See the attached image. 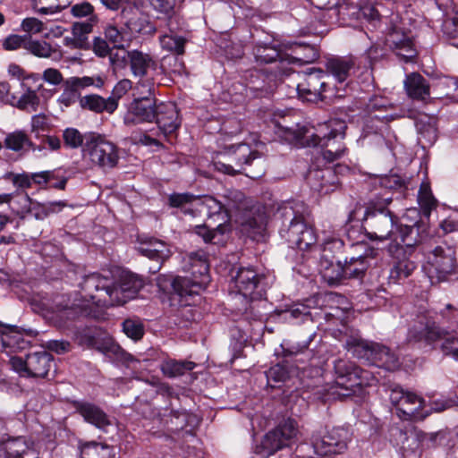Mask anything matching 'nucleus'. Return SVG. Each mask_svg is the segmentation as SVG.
I'll use <instances>...</instances> for the list:
<instances>
[{"instance_id":"nucleus-32","label":"nucleus","mask_w":458,"mask_h":458,"mask_svg":"<svg viewBox=\"0 0 458 458\" xmlns=\"http://www.w3.org/2000/svg\"><path fill=\"white\" fill-rule=\"evenodd\" d=\"M80 106L82 109L89 110L95 113L106 112L113 114L118 107V104L113 98H105L97 94L83 96L80 99Z\"/></svg>"},{"instance_id":"nucleus-50","label":"nucleus","mask_w":458,"mask_h":458,"mask_svg":"<svg viewBox=\"0 0 458 458\" xmlns=\"http://www.w3.org/2000/svg\"><path fill=\"white\" fill-rule=\"evenodd\" d=\"M16 100L18 108L29 111H37L40 101L37 92L30 89H27Z\"/></svg>"},{"instance_id":"nucleus-25","label":"nucleus","mask_w":458,"mask_h":458,"mask_svg":"<svg viewBox=\"0 0 458 458\" xmlns=\"http://www.w3.org/2000/svg\"><path fill=\"white\" fill-rule=\"evenodd\" d=\"M73 407L86 422L94 425L96 428L103 429L110 425V420L106 413L98 405L84 401H75Z\"/></svg>"},{"instance_id":"nucleus-2","label":"nucleus","mask_w":458,"mask_h":458,"mask_svg":"<svg viewBox=\"0 0 458 458\" xmlns=\"http://www.w3.org/2000/svg\"><path fill=\"white\" fill-rule=\"evenodd\" d=\"M420 212L416 208L408 209L403 220L410 222L397 225L392 212L385 206L370 203L363 216V228L371 241L385 242L392 240L397 249L405 252H412L425 237L426 225L423 221L410 220L418 217Z\"/></svg>"},{"instance_id":"nucleus-10","label":"nucleus","mask_w":458,"mask_h":458,"mask_svg":"<svg viewBox=\"0 0 458 458\" xmlns=\"http://www.w3.org/2000/svg\"><path fill=\"white\" fill-rule=\"evenodd\" d=\"M426 269L429 277L438 282L458 278V261L454 246L441 242L425 253Z\"/></svg>"},{"instance_id":"nucleus-37","label":"nucleus","mask_w":458,"mask_h":458,"mask_svg":"<svg viewBox=\"0 0 458 458\" xmlns=\"http://www.w3.org/2000/svg\"><path fill=\"white\" fill-rule=\"evenodd\" d=\"M199 197L190 193H174L169 196V205L182 210L184 215L196 217V209L194 203Z\"/></svg>"},{"instance_id":"nucleus-9","label":"nucleus","mask_w":458,"mask_h":458,"mask_svg":"<svg viewBox=\"0 0 458 458\" xmlns=\"http://www.w3.org/2000/svg\"><path fill=\"white\" fill-rule=\"evenodd\" d=\"M196 209V217L206 215L208 220H214L217 223L214 227L212 225H199L195 226V233L201 236L205 242H211L217 233L224 234L229 225V216L225 210L223 199L218 200L212 196L198 198L194 203Z\"/></svg>"},{"instance_id":"nucleus-38","label":"nucleus","mask_w":458,"mask_h":458,"mask_svg":"<svg viewBox=\"0 0 458 458\" xmlns=\"http://www.w3.org/2000/svg\"><path fill=\"white\" fill-rule=\"evenodd\" d=\"M418 203L423 216L428 219L431 211L437 207V200L433 196L429 183L423 182L418 191Z\"/></svg>"},{"instance_id":"nucleus-13","label":"nucleus","mask_w":458,"mask_h":458,"mask_svg":"<svg viewBox=\"0 0 458 458\" xmlns=\"http://www.w3.org/2000/svg\"><path fill=\"white\" fill-rule=\"evenodd\" d=\"M389 399L397 416L403 420H422L428 412L424 411L425 400L417 394L399 386L390 390Z\"/></svg>"},{"instance_id":"nucleus-51","label":"nucleus","mask_w":458,"mask_h":458,"mask_svg":"<svg viewBox=\"0 0 458 458\" xmlns=\"http://www.w3.org/2000/svg\"><path fill=\"white\" fill-rule=\"evenodd\" d=\"M63 92L57 98V103L62 106L68 108L74 105L76 102L80 103V99L82 98L80 92L73 89L66 81L63 84Z\"/></svg>"},{"instance_id":"nucleus-47","label":"nucleus","mask_w":458,"mask_h":458,"mask_svg":"<svg viewBox=\"0 0 458 458\" xmlns=\"http://www.w3.org/2000/svg\"><path fill=\"white\" fill-rule=\"evenodd\" d=\"M185 43L186 39L182 36L165 34L160 37V44L162 47L176 55H182L184 53Z\"/></svg>"},{"instance_id":"nucleus-28","label":"nucleus","mask_w":458,"mask_h":458,"mask_svg":"<svg viewBox=\"0 0 458 458\" xmlns=\"http://www.w3.org/2000/svg\"><path fill=\"white\" fill-rule=\"evenodd\" d=\"M371 355H369L367 361L387 370H394L399 367L398 358L391 350L378 343L371 342Z\"/></svg>"},{"instance_id":"nucleus-55","label":"nucleus","mask_w":458,"mask_h":458,"mask_svg":"<svg viewBox=\"0 0 458 458\" xmlns=\"http://www.w3.org/2000/svg\"><path fill=\"white\" fill-rule=\"evenodd\" d=\"M21 27L28 34H38L45 30L44 23L35 17L25 18L21 21Z\"/></svg>"},{"instance_id":"nucleus-36","label":"nucleus","mask_w":458,"mask_h":458,"mask_svg":"<svg viewBox=\"0 0 458 458\" xmlns=\"http://www.w3.org/2000/svg\"><path fill=\"white\" fill-rule=\"evenodd\" d=\"M4 146L6 148L15 152L27 150H32L33 152H36L35 144L22 131H15L13 132L8 133L4 139Z\"/></svg>"},{"instance_id":"nucleus-4","label":"nucleus","mask_w":458,"mask_h":458,"mask_svg":"<svg viewBox=\"0 0 458 458\" xmlns=\"http://www.w3.org/2000/svg\"><path fill=\"white\" fill-rule=\"evenodd\" d=\"M184 270L191 276H176L172 286L180 296L195 295L204 290L209 283V266L204 250H197L185 257Z\"/></svg>"},{"instance_id":"nucleus-62","label":"nucleus","mask_w":458,"mask_h":458,"mask_svg":"<svg viewBox=\"0 0 458 458\" xmlns=\"http://www.w3.org/2000/svg\"><path fill=\"white\" fill-rule=\"evenodd\" d=\"M48 119L43 114H35L31 118V131L36 133V136L38 137V132L40 131H45L47 128Z\"/></svg>"},{"instance_id":"nucleus-42","label":"nucleus","mask_w":458,"mask_h":458,"mask_svg":"<svg viewBox=\"0 0 458 458\" xmlns=\"http://www.w3.org/2000/svg\"><path fill=\"white\" fill-rule=\"evenodd\" d=\"M195 368V363L191 361H178L168 360L162 363L161 369L163 373L170 377H175L191 371Z\"/></svg>"},{"instance_id":"nucleus-48","label":"nucleus","mask_w":458,"mask_h":458,"mask_svg":"<svg viewBox=\"0 0 458 458\" xmlns=\"http://www.w3.org/2000/svg\"><path fill=\"white\" fill-rule=\"evenodd\" d=\"M320 273L329 284H335L342 278H344L343 264L341 261H336L331 266H320Z\"/></svg>"},{"instance_id":"nucleus-7","label":"nucleus","mask_w":458,"mask_h":458,"mask_svg":"<svg viewBox=\"0 0 458 458\" xmlns=\"http://www.w3.org/2000/svg\"><path fill=\"white\" fill-rule=\"evenodd\" d=\"M293 55H288L276 44H259L254 47L253 54L257 63L262 64H272L278 61L279 66L275 71L274 77H280L284 75H289L292 69L288 67V64L294 63H309L311 60L309 56L301 55V51L308 50L313 52V49L309 46H303L301 44H293L291 46Z\"/></svg>"},{"instance_id":"nucleus-1","label":"nucleus","mask_w":458,"mask_h":458,"mask_svg":"<svg viewBox=\"0 0 458 458\" xmlns=\"http://www.w3.org/2000/svg\"><path fill=\"white\" fill-rule=\"evenodd\" d=\"M112 279L99 273L85 275L79 290L69 295H56L51 304H44L50 318L59 327L81 317L98 318L97 307L111 305Z\"/></svg>"},{"instance_id":"nucleus-29","label":"nucleus","mask_w":458,"mask_h":458,"mask_svg":"<svg viewBox=\"0 0 458 458\" xmlns=\"http://www.w3.org/2000/svg\"><path fill=\"white\" fill-rule=\"evenodd\" d=\"M357 65V58L353 55L333 57L327 61L326 67L329 75L338 82H344Z\"/></svg>"},{"instance_id":"nucleus-64","label":"nucleus","mask_w":458,"mask_h":458,"mask_svg":"<svg viewBox=\"0 0 458 458\" xmlns=\"http://www.w3.org/2000/svg\"><path fill=\"white\" fill-rule=\"evenodd\" d=\"M445 33L453 40L452 44L458 47V18L445 21Z\"/></svg>"},{"instance_id":"nucleus-20","label":"nucleus","mask_w":458,"mask_h":458,"mask_svg":"<svg viewBox=\"0 0 458 458\" xmlns=\"http://www.w3.org/2000/svg\"><path fill=\"white\" fill-rule=\"evenodd\" d=\"M297 435L298 428L295 420L287 419L266 434L262 446L268 454H273L278 450L290 446L295 441Z\"/></svg>"},{"instance_id":"nucleus-19","label":"nucleus","mask_w":458,"mask_h":458,"mask_svg":"<svg viewBox=\"0 0 458 458\" xmlns=\"http://www.w3.org/2000/svg\"><path fill=\"white\" fill-rule=\"evenodd\" d=\"M349 432L344 428H333L326 434H313V453L318 456L342 454L347 448Z\"/></svg>"},{"instance_id":"nucleus-23","label":"nucleus","mask_w":458,"mask_h":458,"mask_svg":"<svg viewBox=\"0 0 458 458\" xmlns=\"http://www.w3.org/2000/svg\"><path fill=\"white\" fill-rule=\"evenodd\" d=\"M154 120L165 136L174 133L181 125L176 106L173 103L157 105V116Z\"/></svg>"},{"instance_id":"nucleus-17","label":"nucleus","mask_w":458,"mask_h":458,"mask_svg":"<svg viewBox=\"0 0 458 458\" xmlns=\"http://www.w3.org/2000/svg\"><path fill=\"white\" fill-rule=\"evenodd\" d=\"M330 80L331 76L327 72L322 70H310L297 84L299 97L309 102L326 99L327 93L331 91Z\"/></svg>"},{"instance_id":"nucleus-39","label":"nucleus","mask_w":458,"mask_h":458,"mask_svg":"<svg viewBox=\"0 0 458 458\" xmlns=\"http://www.w3.org/2000/svg\"><path fill=\"white\" fill-rule=\"evenodd\" d=\"M371 342L358 337H349L345 343L346 350L359 360L367 361L370 351Z\"/></svg>"},{"instance_id":"nucleus-52","label":"nucleus","mask_w":458,"mask_h":458,"mask_svg":"<svg viewBox=\"0 0 458 458\" xmlns=\"http://www.w3.org/2000/svg\"><path fill=\"white\" fill-rule=\"evenodd\" d=\"M440 339L443 340L441 350L444 354L452 356L454 360H458V335L449 333L443 335Z\"/></svg>"},{"instance_id":"nucleus-54","label":"nucleus","mask_w":458,"mask_h":458,"mask_svg":"<svg viewBox=\"0 0 458 458\" xmlns=\"http://www.w3.org/2000/svg\"><path fill=\"white\" fill-rule=\"evenodd\" d=\"M28 36H20L16 34L9 35L3 41V47L5 50L13 51L17 50L21 47H24L27 43Z\"/></svg>"},{"instance_id":"nucleus-40","label":"nucleus","mask_w":458,"mask_h":458,"mask_svg":"<svg viewBox=\"0 0 458 458\" xmlns=\"http://www.w3.org/2000/svg\"><path fill=\"white\" fill-rule=\"evenodd\" d=\"M368 267L369 264L365 257L351 258L349 261L345 260L344 265H343L344 278L361 277Z\"/></svg>"},{"instance_id":"nucleus-31","label":"nucleus","mask_w":458,"mask_h":458,"mask_svg":"<svg viewBox=\"0 0 458 458\" xmlns=\"http://www.w3.org/2000/svg\"><path fill=\"white\" fill-rule=\"evenodd\" d=\"M390 48L404 63L412 62L417 55V51L411 38L393 33L387 39Z\"/></svg>"},{"instance_id":"nucleus-34","label":"nucleus","mask_w":458,"mask_h":458,"mask_svg":"<svg viewBox=\"0 0 458 458\" xmlns=\"http://www.w3.org/2000/svg\"><path fill=\"white\" fill-rule=\"evenodd\" d=\"M4 458H38L33 447L24 437H17L7 442Z\"/></svg>"},{"instance_id":"nucleus-21","label":"nucleus","mask_w":458,"mask_h":458,"mask_svg":"<svg viewBox=\"0 0 458 458\" xmlns=\"http://www.w3.org/2000/svg\"><path fill=\"white\" fill-rule=\"evenodd\" d=\"M347 169V166L337 165L335 169L330 167L310 168L306 180L310 189L320 194L334 191L339 184L338 170Z\"/></svg>"},{"instance_id":"nucleus-49","label":"nucleus","mask_w":458,"mask_h":458,"mask_svg":"<svg viewBox=\"0 0 458 458\" xmlns=\"http://www.w3.org/2000/svg\"><path fill=\"white\" fill-rule=\"evenodd\" d=\"M24 48L30 54L41 58L50 57L54 52V49L49 43L46 41L31 40L30 37H28Z\"/></svg>"},{"instance_id":"nucleus-3","label":"nucleus","mask_w":458,"mask_h":458,"mask_svg":"<svg viewBox=\"0 0 458 458\" xmlns=\"http://www.w3.org/2000/svg\"><path fill=\"white\" fill-rule=\"evenodd\" d=\"M441 317L440 327L434 319L427 315H419L414 320L407 334L409 343L421 344L424 345H432L443 335L454 333L458 335V308L452 304H446L440 310Z\"/></svg>"},{"instance_id":"nucleus-60","label":"nucleus","mask_w":458,"mask_h":458,"mask_svg":"<svg viewBox=\"0 0 458 458\" xmlns=\"http://www.w3.org/2000/svg\"><path fill=\"white\" fill-rule=\"evenodd\" d=\"M176 0H149L153 8L166 15H170L174 12Z\"/></svg>"},{"instance_id":"nucleus-53","label":"nucleus","mask_w":458,"mask_h":458,"mask_svg":"<svg viewBox=\"0 0 458 458\" xmlns=\"http://www.w3.org/2000/svg\"><path fill=\"white\" fill-rule=\"evenodd\" d=\"M123 330L125 335L133 339L139 340L143 336L144 327L140 320L128 318L123 322Z\"/></svg>"},{"instance_id":"nucleus-24","label":"nucleus","mask_w":458,"mask_h":458,"mask_svg":"<svg viewBox=\"0 0 458 458\" xmlns=\"http://www.w3.org/2000/svg\"><path fill=\"white\" fill-rule=\"evenodd\" d=\"M343 248V241L338 238H330L326 240L321 246L314 244L308 253V257L311 255L314 258H317V255H318L319 266H325V264L327 266H331L336 261H341L337 258V254L342 251Z\"/></svg>"},{"instance_id":"nucleus-59","label":"nucleus","mask_w":458,"mask_h":458,"mask_svg":"<svg viewBox=\"0 0 458 458\" xmlns=\"http://www.w3.org/2000/svg\"><path fill=\"white\" fill-rule=\"evenodd\" d=\"M132 87V82L128 79L119 81L112 90L109 98H113L118 104V100L122 98Z\"/></svg>"},{"instance_id":"nucleus-30","label":"nucleus","mask_w":458,"mask_h":458,"mask_svg":"<svg viewBox=\"0 0 458 458\" xmlns=\"http://www.w3.org/2000/svg\"><path fill=\"white\" fill-rule=\"evenodd\" d=\"M404 89L407 95L414 100L424 101L430 95V86L428 81L417 72L406 76Z\"/></svg>"},{"instance_id":"nucleus-6","label":"nucleus","mask_w":458,"mask_h":458,"mask_svg":"<svg viewBox=\"0 0 458 458\" xmlns=\"http://www.w3.org/2000/svg\"><path fill=\"white\" fill-rule=\"evenodd\" d=\"M82 158L89 167L110 170L118 165L119 148L106 135L89 131L87 143L82 149Z\"/></svg>"},{"instance_id":"nucleus-18","label":"nucleus","mask_w":458,"mask_h":458,"mask_svg":"<svg viewBox=\"0 0 458 458\" xmlns=\"http://www.w3.org/2000/svg\"><path fill=\"white\" fill-rule=\"evenodd\" d=\"M111 305H123L129 300L135 298L143 287V280L137 275L129 271H121L111 277Z\"/></svg>"},{"instance_id":"nucleus-33","label":"nucleus","mask_w":458,"mask_h":458,"mask_svg":"<svg viewBox=\"0 0 458 458\" xmlns=\"http://www.w3.org/2000/svg\"><path fill=\"white\" fill-rule=\"evenodd\" d=\"M274 75L275 72L271 75H265L259 71L251 72L248 87L257 97H266L271 94L276 86V79L277 77H274Z\"/></svg>"},{"instance_id":"nucleus-43","label":"nucleus","mask_w":458,"mask_h":458,"mask_svg":"<svg viewBox=\"0 0 458 458\" xmlns=\"http://www.w3.org/2000/svg\"><path fill=\"white\" fill-rule=\"evenodd\" d=\"M71 0H32L33 8L40 14H53L64 9Z\"/></svg>"},{"instance_id":"nucleus-12","label":"nucleus","mask_w":458,"mask_h":458,"mask_svg":"<svg viewBox=\"0 0 458 458\" xmlns=\"http://www.w3.org/2000/svg\"><path fill=\"white\" fill-rule=\"evenodd\" d=\"M225 153L235 162V167L230 164H225L221 161L214 163L215 168L225 174L235 175L238 174H245L250 178H259L262 173L247 172V166L252 165L255 160L261 159L263 154L258 149H251L246 143L231 145L225 148Z\"/></svg>"},{"instance_id":"nucleus-58","label":"nucleus","mask_w":458,"mask_h":458,"mask_svg":"<svg viewBox=\"0 0 458 458\" xmlns=\"http://www.w3.org/2000/svg\"><path fill=\"white\" fill-rule=\"evenodd\" d=\"M30 173H21V174H15V173H10L8 174V179L13 182V184L21 189H30L32 187V183L30 181Z\"/></svg>"},{"instance_id":"nucleus-22","label":"nucleus","mask_w":458,"mask_h":458,"mask_svg":"<svg viewBox=\"0 0 458 458\" xmlns=\"http://www.w3.org/2000/svg\"><path fill=\"white\" fill-rule=\"evenodd\" d=\"M275 125L276 133L282 140L292 143L300 145L302 147H310L309 143L311 140V133L310 130L306 126H301L299 124H294L290 126L285 119H283V122H273Z\"/></svg>"},{"instance_id":"nucleus-35","label":"nucleus","mask_w":458,"mask_h":458,"mask_svg":"<svg viewBox=\"0 0 458 458\" xmlns=\"http://www.w3.org/2000/svg\"><path fill=\"white\" fill-rule=\"evenodd\" d=\"M80 454L81 458H115L113 446L95 441L81 444Z\"/></svg>"},{"instance_id":"nucleus-27","label":"nucleus","mask_w":458,"mask_h":458,"mask_svg":"<svg viewBox=\"0 0 458 458\" xmlns=\"http://www.w3.org/2000/svg\"><path fill=\"white\" fill-rule=\"evenodd\" d=\"M127 55L132 74L140 78L139 82L146 83L147 81H149L148 80L142 81V78L147 76L149 71L156 70L157 63L153 57L150 55L139 50L130 51Z\"/></svg>"},{"instance_id":"nucleus-26","label":"nucleus","mask_w":458,"mask_h":458,"mask_svg":"<svg viewBox=\"0 0 458 458\" xmlns=\"http://www.w3.org/2000/svg\"><path fill=\"white\" fill-rule=\"evenodd\" d=\"M233 281L239 293L253 299L252 295L259 284L260 276L250 267H239Z\"/></svg>"},{"instance_id":"nucleus-16","label":"nucleus","mask_w":458,"mask_h":458,"mask_svg":"<svg viewBox=\"0 0 458 458\" xmlns=\"http://www.w3.org/2000/svg\"><path fill=\"white\" fill-rule=\"evenodd\" d=\"M142 88L140 91L144 95L141 98H135L129 106L127 113L124 114L123 121L127 125L140 123H151L157 116V107L152 95L153 83L147 81L146 83L138 82L137 89Z\"/></svg>"},{"instance_id":"nucleus-8","label":"nucleus","mask_w":458,"mask_h":458,"mask_svg":"<svg viewBox=\"0 0 458 458\" xmlns=\"http://www.w3.org/2000/svg\"><path fill=\"white\" fill-rule=\"evenodd\" d=\"M278 215L283 218L284 224L289 223L285 229L281 230V234L287 241L289 246L309 253L317 242L313 228L304 222L301 216H297L292 207L280 208Z\"/></svg>"},{"instance_id":"nucleus-14","label":"nucleus","mask_w":458,"mask_h":458,"mask_svg":"<svg viewBox=\"0 0 458 458\" xmlns=\"http://www.w3.org/2000/svg\"><path fill=\"white\" fill-rule=\"evenodd\" d=\"M335 386L332 387V394L339 396H350L355 393L356 388H360L364 382L366 373L354 362L338 359L335 361Z\"/></svg>"},{"instance_id":"nucleus-5","label":"nucleus","mask_w":458,"mask_h":458,"mask_svg":"<svg viewBox=\"0 0 458 458\" xmlns=\"http://www.w3.org/2000/svg\"><path fill=\"white\" fill-rule=\"evenodd\" d=\"M345 123L339 119L330 120L320 124L316 132L311 133L310 147L321 148V155L327 163L335 162L347 152L344 142L345 137Z\"/></svg>"},{"instance_id":"nucleus-56","label":"nucleus","mask_w":458,"mask_h":458,"mask_svg":"<svg viewBox=\"0 0 458 458\" xmlns=\"http://www.w3.org/2000/svg\"><path fill=\"white\" fill-rule=\"evenodd\" d=\"M105 36L106 39L112 44H114V47L122 48L123 47L124 36L122 31H120L115 26L109 25L105 30Z\"/></svg>"},{"instance_id":"nucleus-44","label":"nucleus","mask_w":458,"mask_h":458,"mask_svg":"<svg viewBox=\"0 0 458 458\" xmlns=\"http://www.w3.org/2000/svg\"><path fill=\"white\" fill-rule=\"evenodd\" d=\"M88 135L89 132L82 134L78 129L71 127L63 131V140L67 148L74 149L81 147L82 150L87 143Z\"/></svg>"},{"instance_id":"nucleus-61","label":"nucleus","mask_w":458,"mask_h":458,"mask_svg":"<svg viewBox=\"0 0 458 458\" xmlns=\"http://www.w3.org/2000/svg\"><path fill=\"white\" fill-rule=\"evenodd\" d=\"M42 79L52 84V85H59L62 82L64 83V77L61 72L55 68H47L43 72Z\"/></svg>"},{"instance_id":"nucleus-46","label":"nucleus","mask_w":458,"mask_h":458,"mask_svg":"<svg viewBox=\"0 0 458 458\" xmlns=\"http://www.w3.org/2000/svg\"><path fill=\"white\" fill-rule=\"evenodd\" d=\"M142 253L151 259L164 261L169 257L170 250L166 244L161 241L149 242L146 247L141 248Z\"/></svg>"},{"instance_id":"nucleus-11","label":"nucleus","mask_w":458,"mask_h":458,"mask_svg":"<svg viewBox=\"0 0 458 458\" xmlns=\"http://www.w3.org/2000/svg\"><path fill=\"white\" fill-rule=\"evenodd\" d=\"M222 199L229 221L234 217L250 227H260L264 223V213H260V207L256 208L252 199L247 198L242 191L227 190Z\"/></svg>"},{"instance_id":"nucleus-57","label":"nucleus","mask_w":458,"mask_h":458,"mask_svg":"<svg viewBox=\"0 0 458 458\" xmlns=\"http://www.w3.org/2000/svg\"><path fill=\"white\" fill-rule=\"evenodd\" d=\"M49 174V182L50 187L57 189V190H64L68 182V177L65 175V173L61 169L48 170Z\"/></svg>"},{"instance_id":"nucleus-63","label":"nucleus","mask_w":458,"mask_h":458,"mask_svg":"<svg viewBox=\"0 0 458 458\" xmlns=\"http://www.w3.org/2000/svg\"><path fill=\"white\" fill-rule=\"evenodd\" d=\"M71 12L73 16L81 18L93 14L94 7L89 2H83L74 4L72 7Z\"/></svg>"},{"instance_id":"nucleus-41","label":"nucleus","mask_w":458,"mask_h":458,"mask_svg":"<svg viewBox=\"0 0 458 458\" xmlns=\"http://www.w3.org/2000/svg\"><path fill=\"white\" fill-rule=\"evenodd\" d=\"M66 82L77 92L94 86L95 88L101 89L105 84V80L100 75L96 76H83V77H70L65 80Z\"/></svg>"},{"instance_id":"nucleus-45","label":"nucleus","mask_w":458,"mask_h":458,"mask_svg":"<svg viewBox=\"0 0 458 458\" xmlns=\"http://www.w3.org/2000/svg\"><path fill=\"white\" fill-rule=\"evenodd\" d=\"M415 268L416 264L408 259L398 260L390 270V279L394 282L405 279L411 276Z\"/></svg>"},{"instance_id":"nucleus-15","label":"nucleus","mask_w":458,"mask_h":458,"mask_svg":"<svg viewBox=\"0 0 458 458\" xmlns=\"http://www.w3.org/2000/svg\"><path fill=\"white\" fill-rule=\"evenodd\" d=\"M13 369L23 377L46 378L54 366L53 356L46 352H35L21 357L10 359Z\"/></svg>"}]
</instances>
